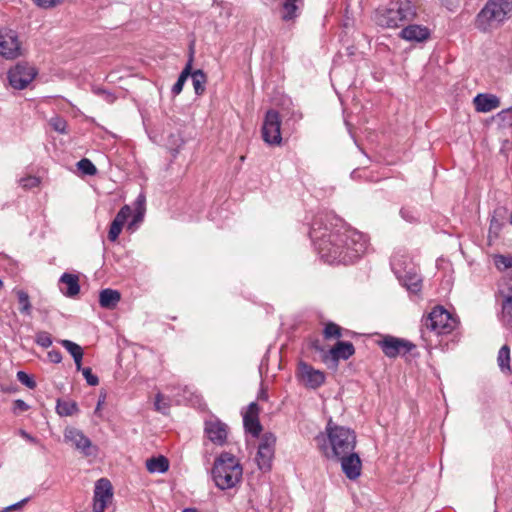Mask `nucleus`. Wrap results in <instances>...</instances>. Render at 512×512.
<instances>
[{"label":"nucleus","instance_id":"a878e982","mask_svg":"<svg viewBox=\"0 0 512 512\" xmlns=\"http://www.w3.org/2000/svg\"><path fill=\"white\" fill-rule=\"evenodd\" d=\"M56 412L60 416H72L79 412L78 405L75 401L57 400Z\"/></svg>","mask_w":512,"mask_h":512},{"label":"nucleus","instance_id":"c85d7f7f","mask_svg":"<svg viewBox=\"0 0 512 512\" xmlns=\"http://www.w3.org/2000/svg\"><path fill=\"white\" fill-rule=\"evenodd\" d=\"M352 354H322V362L332 370H336L340 360H348Z\"/></svg>","mask_w":512,"mask_h":512},{"label":"nucleus","instance_id":"4c0bfd02","mask_svg":"<svg viewBox=\"0 0 512 512\" xmlns=\"http://www.w3.org/2000/svg\"><path fill=\"white\" fill-rule=\"evenodd\" d=\"M498 365L503 372L510 374L511 373L510 354H499L498 355Z\"/></svg>","mask_w":512,"mask_h":512},{"label":"nucleus","instance_id":"f704fd0d","mask_svg":"<svg viewBox=\"0 0 512 512\" xmlns=\"http://www.w3.org/2000/svg\"><path fill=\"white\" fill-rule=\"evenodd\" d=\"M39 184H40V179L38 177H36V176L28 175L26 177H22L19 180V185L23 189H26V190L38 187Z\"/></svg>","mask_w":512,"mask_h":512},{"label":"nucleus","instance_id":"4d7b16f0","mask_svg":"<svg viewBox=\"0 0 512 512\" xmlns=\"http://www.w3.org/2000/svg\"><path fill=\"white\" fill-rule=\"evenodd\" d=\"M388 355H389V356H392V357H394V356H396L397 354H395V353H392V354H388Z\"/></svg>","mask_w":512,"mask_h":512},{"label":"nucleus","instance_id":"f257e3e1","mask_svg":"<svg viewBox=\"0 0 512 512\" xmlns=\"http://www.w3.org/2000/svg\"><path fill=\"white\" fill-rule=\"evenodd\" d=\"M310 237L320 257L329 264H351L368 248L364 234L329 214H319L314 218Z\"/></svg>","mask_w":512,"mask_h":512},{"label":"nucleus","instance_id":"39448f33","mask_svg":"<svg viewBox=\"0 0 512 512\" xmlns=\"http://www.w3.org/2000/svg\"><path fill=\"white\" fill-rule=\"evenodd\" d=\"M416 15V6L411 1H392L386 7L376 10L374 20L383 28H397L412 21Z\"/></svg>","mask_w":512,"mask_h":512},{"label":"nucleus","instance_id":"3c124183","mask_svg":"<svg viewBox=\"0 0 512 512\" xmlns=\"http://www.w3.org/2000/svg\"><path fill=\"white\" fill-rule=\"evenodd\" d=\"M499 352H510V348L505 344L499 349Z\"/></svg>","mask_w":512,"mask_h":512},{"label":"nucleus","instance_id":"4468645a","mask_svg":"<svg viewBox=\"0 0 512 512\" xmlns=\"http://www.w3.org/2000/svg\"><path fill=\"white\" fill-rule=\"evenodd\" d=\"M64 440L85 456H91L96 451L91 440L77 428L67 427L64 431Z\"/></svg>","mask_w":512,"mask_h":512},{"label":"nucleus","instance_id":"bb28decb","mask_svg":"<svg viewBox=\"0 0 512 512\" xmlns=\"http://www.w3.org/2000/svg\"><path fill=\"white\" fill-rule=\"evenodd\" d=\"M190 76L192 77L193 87L197 95H202L205 92V85L207 82V76L203 70L198 69L194 72L191 71Z\"/></svg>","mask_w":512,"mask_h":512},{"label":"nucleus","instance_id":"6e6d98bb","mask_svg":"<svg viewBox=\"0 0 512 512\" xmlns=\"http://www.w3.org/2000/svg\"><path fill=\"white\" fill-rule=\"evenodd\" d=\"M493 223H494V219L491 220V225H490L491 228L493 227Z\"/></svg>","mask_w":512,"mask_h":512},{"label":"nucleus","instance_id":"c9c22d12","mask_svg":"<svg viewBox=\"0 0 512 512\" xmlns=\"http://www.w3.org/2000/svg\"><path fill=\"white\" fill-rule=\"evenodd\" d=\"M131 208L128 205H124L117 215L115 216L114 220L112 222L118 223L122 226L126 223L127 219L131 216Z\"/></svg>","mask_w":512,"mask_h":512},{"label":"nucleus","instance_id":"58836bf2","mask_svg":"<svg viewBox=\"0 0 512 512\" xmlns=\"http://www.w3.org/2000/svg\"><path fill=\"white\" fill-rule=\"evenodd\" d=\"M122 228H123L122 225L112 222L110 225L109 231H108V239L111 242H115L118 239V237L122 231Z\"/></svg>","mask_w":512,"mask_h":512},{"label":"nucleus","instance_id":"0eeeda50","mask_svg":"<svg viewBox=\"0 0 512 512\" xmlns=\"http://www.w3.org/2000/svg\"><path fill=\"white\" fill-rule=\"evenodd\" d=\"M323 338L326 341H335V344L325 351L319 344V340L315 339L311 342L312 348L316 352H355V347L352 342L345 340V338L354 336L349 330L343 329L341 326L334 322H327L323 329Z\"/></svg>","mask_w":512,"mask_h":512},{"label":"nucleus","instance_id":"a211bd4d","mask_svg":"<svg viewBox=\"0 0 512 512\" xmlns=\"http://www.w3.org/2000/svg\"><path fill=\"white\" fill-rule=\"evenodd\" d=\"M259 407L257 403L252 402L249 404L247 411L243 416V424L245 431L250 433L253 437H259L262 431V425L259 421Z\"/></svg>","mask_w":512,"mask_h":512},{"label":"nucleus","instance_id":"2f4dec72","mask_svg":"<svg viewBox=\"0 0 512 512\" xmlns=\"http://www.w3.org/2000/svg\"><path fill=\"white\" fill-rule=\"evenodd\" d=\"M78 169L85 175L93 176L97 173V168L95 165L87 158L81 159L77 163Z\"/></svg>","mask_w":512,"mask_h":512},{"label":"nucleus","instance_id":"20e7f679","mask_svg":"<svg viewBox=\"0 0 512 512\" xmlns=\"http://www.w3.org/2000/svg\"><path fill=\"white\" fill-rule=\"evenodd\" d=\"M211 475L217 488L227 490L241 482L243 468L232 453L222 452L214 460Z\"/></svg>","mask_w":512,"mask_h":512},{"label":"nucleus","instance_id":"ea45409f","mask_svg":"<svg viewBox=\"0 0 512 512\" xmlns=\"http://www.w3.org/2000/svg\"><path fill=\"white\" fill-rule=\"evenodd\" d=\"M36 342L42 348H48L52 344L51 335L47 332L38 333L36 336Z\"/></svg>","mask_w":512,"mask_h":512},{"label":"nucleus","instance_id":"8fccbe9b","mask_svg":"<svg viewBox=\"0 0 512 512\" xmlns=\"http://www.w3.org/2000/svg\"><path fill=\"white\" fill-rule=\"evenodd\" d=\"M20 435H21L24 439H26V440H28V441H30V442H33V443H35V442H36V439H35L33 436H31L29 433H27L25 430H20Z\"/></svg>","mask_w":512,"mask_h":512},{"label":"nucleus","instance_id":"dca6fc26","mask_svg":"<svg viewBox=\"0 0 512 512\" xmlns=\"http://www.w3.org/2000/svg\"><path fill=\"white\" fill-rule=\"evenodd\" d=\"M204 432L216 445L223 446L227 441L228 426L218 418L205 421Z\"/></svg>","mask_w":512,"mask_h":512},{"label":"nucleus","instance_id":"b1692460","mask_svg":"<svg viewBox=\"0 0 512 512\" xmlns=\"http://www.w3.org/2000/svg\"><path fill=\"white\" fill-rule=\"evenodd\" d=\"M193 59H194V50L191 49L190 55H189V60H188L187 64L185 65L184 69L182 70V72L180 73L178 80L172 87V94L174 96L179 95L182 92L183 86L191 74Z\"/></svg>","mask_w":512,"mask_h":512},{"label":"nucleus","instance_id":"2eb2a0df","mask_svg":"<svg viewBox=\"0 0 512 512\" xmlns=\"http://www.w3.org/2000/svg\"><path fill=\"white\" fill-rule=\"evenodd\" d=\"M297 376L310 389H317L325 382L324 373L305 362H299Z\"/></svg>","mask_w":512,"mask_h":512},{"label":"nucleus","instance_id":"423d86ee","mask_svg":"<svg viewBox=\"0 0 512 512\" xmlns=\"http://www.w3.org/2000/svg\"><path fill=\"white\" fill-rule=\"evenodd\" d=\"M512 13V0H488L475 19V26L483 32L498 28Z\"/></svg>","mask_w":512,"mask_h":512},{"label":"nucleus","instance_id":"7ed1b4c3","mask_svg":"<svg viewBox=\"0 0 512 512\" xmlns=\"http://www.w3.org/2000/svg\"><path fill=\"white\" fill-rule=\"evenodd\" d=\"M326 432L330 448L326 443L324 435H318L315 440L327 458H336L354 451L356 445V434L352 429L335 425L332 421H329L326 426Z\"/></svg>","mask_w":512,"mask_h":512},{"label":"nucleus","instance_id":"5fc2aeb1","mask_svg":"<svg viewBox=\"0 0 512 512\" xmlns=\"http://www.w3.org/2000/svg\"><path fill=\"white\" fill-rule=\"evenodd\" d=\"M134 220H135V221L140 220V214H138L137 216H135V219H134Z\"/></svg>","mask_w":512,"mask_h":512},{"label":"nucleus","instance_id":"09e8293b","mask_svg":"<svg viewBox=\"0 0 512 512\" xmlns=\"http://www.w3.org/2000/svg\"><path fill=\"white\" fill-rule=\"evenodd\" d=\"M105 399H106V395L105 394L99 396V399H98V402H97V406H96V409H95V414L98 413V411L100 410L101 406L105 403Z\"/></svg>","mask_w":512,"mask_h":512},{"label":"nucleus","instance_id":"393cba45","mask_svg":"<svg viewBox=\"0 0 512 512\" xmlns=\"http://www.w3.org/2000/svg\"><path fill=\"white\" fill-rule=\"evenodd\" d=\"M146 468L150 473H165L169 469V462L164 456L152 457L147 459Z\"/></svg>","mask_w":512,"mask_h":512},{"label":"nucleus","instance_id":"6ab92c4d","mask_svg":"<svg viewBox=\"0 0 512 512\" xmlns=\"http://www.w3.org/2000/svg\"><path fill=\"white\" fill-rule=\"evenodd\" d=\"M60 291L69 298H74L80 293L79 276L72 273H64L59 279Z\"/></svg>","mask_w":512,"mask_h":512},{"label":"nucleus","instance_id":"f3484780","mask_svg":"<svg viewBox=\"0 0 512 512\" xmlns=\"http://www.w3.org/2000/svg\"><path fill=\"white\" fill-rule=\"evenodd\" d=\"M341 462V468L346 477L356 480L361 474L362 463L360 457L354 451L336 457Z\"/></svg>","mask_w":512,"mask_h":512},{"label":"nucleus","instance_id":"864d4df0","mask_svg":"<svg viewBox=\"0 0 512 512\" xmlns=\"http://www.w3.org/2000/svg\"><path fill=\"white\" fill-rule=\"evenodd\" d=\"M512 111V108L508 109V110H502L501 114H504V113H507V112H510Z\"/></svg>","mask_w":512,"mask_h":512},{"label":"nucleus","instance_id":"4be33fe9","mask_svg":"<svg viewBox=\"0 0 512 512\" xmlns=\"http://www.w3.org/2000/svg\"><path fill=\"white\" fill-rule=\"evenodd\" d=\"M473 103L478 112H490L500 106V100L492 94H478Z\"/></svg>","mask_w":512,"mask_h":512},{"label":"nucleus","instance_id":"13d9d810","mask_svg":"<svg viewBox=\"0 0 512 512\" xmlns=\"http://www.w3.org/2000/svg\"><path fill=\"white\" fill-rule=\"evenodd\" d=\"M3 286V282L0 280V289L2 288Z\"/></svg>","mask_w":512,"mask_h":512},{"label":"nucleus","instance_id":"412c9836","mask_svg":"<svg viewBox=\"0 0 512 512\" xmlns=\"http://www.w3.org/2000/svg\"><path fill=\"white\" fill-rule=\"evenodd\" d=\"M303 0H280V13L282 20L288 22L295 20L301 12Z\"/></svg>","mask_w":512,"mask_h":512},{"label":"nucleus","instance_id":"9d476101","mask_svg":"<svg viewBox=\"0 0 512 512\" xmlns=\"http://www.w3.org/2000/svg\"><path fill=\"white\" fill-rule=\"evenodd\" d=\"M276 436L271 432H265L260 438L258 451L256 454V463L263 472H268L272 468V462L275 455Z\"/></svg>","mask_w":512,"mask_h":512},{"label":"nucleus","instance_id":"ddd939ff","mask_svg":"<svg viewBox=\"0 0 512 512\" xmlns=\"http://www.w3.org/2000/svg\"><path fill=\"white\" fill-rule=\"evenodd\" d=\"M113 498V487L107 478H100L95 483L93 511L104 512Z\"/></svg>","mask_w":512,"mask_h":512},{"label":"nucleus","instance_id":"cd10ccee","mask_svg":"<svg viewBox=\"0 0 512 512\" xmlns=\"http://www.w3.org/2000/svg\"><path fill=\"white\" fill-rule=\"evenodd\" d=\"M501 318L506 326L512 328V294L502 300Z\"/></svg>","mask_w":512,"mask_h":512},{"label":"nucleus","instance_id":"1a4fd4ad","mask_svg":"<svg viewBox=\"0 0 512 512\" xmlns=\"http://www.w3.org/2000/svg\"><path fill=\"white\" fill-rule=\"evenodd\" d=\"M262 139L271 146H279L281 137V116L278 111L270 109L266 112L262 124Z\"/></svg>","mask_w":512,"mask_h":512},{"label":"nucleus","instance_id":"de8ad7c7","mask_svg":"<svg viewBox=\"0 0 512 512\" xmlns=\"http://www.w3.org/2000/svg\"><path fill=\"white\" fill-rule=\"evenodd\" d=\"M48 356L52 363H60L62 361V354H48Z\"/></svg>","mask_w":512,"mask_h":512},{"label":"nucleus","instance_id":"37998d69","mask_svg":"<svg viewBox=\"0 0 512 512\" xmlns=\"http://www.w3.org/2000/svg\"><path fill=\"white\" fill-rule=\"evenodd\" d=\"M41 8H52L61 4L64 0H33Z\"/></svg>","mask_w":512,"mask_h":512},{"label":"nucleus","instance_id":"c03bdc74","mask_svg":"<svg viewBox=\"0 0 512 512\" xmlns=\"http://www.w3.org/2000/svg\"><path fill=\"white\" fill-rule=\"evenodd\" d=\"M29 500H30V497H26V498L22 499L21 501L15 503V504H12V505H9V506L5 507L2 510V512H11V511H15V510L21 509Z\"/></svg>","mask_w":512,"mask_h":512},{"label":"nucleus","instance_id":"49530a36","mask_svg":"<svg viewBox=\"0 0 512 512\" xmlns=\"http://www.w3.org/2000/svg\"><path fill=\"white\" fill-rule=\"evenodd\" d=\"M73 356L74 362L76 364L77 370L83 369L81 367L82 359L84 354H71Z\"/></svg>","mask_w":512,"mask_h":512},{"label":"nucleus","instance_id":"f03ea898","mask_svg":"<svg viewBox=\"0 0 512 512\" xmlns=\"http://www.w3.org/2000/svg\"><path fill=\"white\" fill-rule=\"evenodd\" d=\"M458 325L456 316L443 306H435L422 319L421 338L425 342V348L428 350L454 349V344L459 341L458 333H455Z\"/></svg>","mask_w":512,"mask_h":512},{"label":"nucleus","instance_id":"c756f323","mask_svg":"<svg viewBox=\"0 0 512 512\" xmlns=\"http://www.w3.org/2000/svg\"><path fill=\"white\" fill-rule=\"evenodd\" d=\"M16 295L19 302V310L21 313L30 314L31 312V304L29 300V295L24 290H17Z\"/></svg>","mask_w":512,"mask_h":512},{"label":"nucleus","instance_id":"9b49d317","mask_svg":"<svg viewBox=\"0 0 512 512\" xmlns=\"http://www.w3.org/2000/svg\"><path fill=\"white\" fill-rule=\"evenodd\" d=\"M37 70L28 63H18L8 72V80L14 89H25L36 77Z\"/></svg>","mask_w":512,"mask_h":512},{"label":"nucleus","instance_id":"473e14b6","mask_svg":"<svg viewBox=\"0 0 512 512\" xmlns=\"http://www.w3.org/2000/svg\"><path fill=\"white\" fill-rule=\"evenodd\" d=\"M405 286L412 292H418L421 289V279L418 275H409L404 279Z\"/></svg>","mask_w":512,"mask_h":512},{"label":"nucleus","instance_id":"72a5a7b5","mask_svg":"<svg viewBox=\"0 0 512 512\" xmlns=\"http://www.w3.org/2000/svg\"><path fill=\"white\" fill-rule=\"evenodd\" d=\"M49 125L59 133H67V122L60 116H54L49 120Z\"/></svg>","mask_w":512,"mask_h":512},{"label":"nucleus","instance_id":"6e6552de","mask_svg":"<svg viewBox=\"0 0 512 512\" xmlns=\"http://www.w3.org/2000/svg\"><path fill=\"white\" fill-rule=\"evenodd\" d=\"M366 347L372 348L377 345L383 352H410L416 345L406 339L392 335L374 334L365 339Z\"/></svg>","mask_w":512,"mask_h":512},{"label":"nucleus","instance_id":"f8f14e48","mask_svg":"<svg viewBox=\"0 0 512 512\" xmlns=\"http://www.w3.org/2000/svg\"><path fill=\"white\" fill-rule=\"evenodd\" d=\"M0 55L6 59H15L22 55V43L15 31L0 29Z\"/></svg>","mask_w":512,"mask_h":512},{"label":"nucleus","instance_id":"a19ab883","mask_svg":"<svg viewBox=\"0 0 512 512\" xmlns=\"http://www.w3.org/2000/svg\"><path fill=\"white\" fill-rule=\"evenodd\" d=\"M82 374L86 380V382L91 386H96L99 383V379L96 375L92 373V370L90 367H85L81 369Z\"/></svg>","mask_w":512,"mask_h":512},{"label":"nucleus","instance_id":"79ce46f5","mask_svg":"<svg viewBox=\"0 0 512 512\" xmlns=\"http://www.w3.org/2000/svg\"><path fill=\"white\" fill-rule=\"evenodd\" d=\"M29 405L22 399H17L13 402V412L19 414L29 410Z\"/></svg>","mask_w":512,"mask_h":512},{"label":"nucleus","instance_id":"e433bc0d","mask_svg":"<svg viewBox=\"0 0 512 512\" xmlns=\"http://www.w3.org/2000/svg\"><path fill=\"white\" fill-rule=\"evenodd\" d=\"M17 380L29 389H34L36 387L34 378L24 371L17 372Z\"/></svg>","mask_w":512,"mask_h":512},{"label":"nucleus","instance_id":"603ef678","mask_svg":"<svg viewBox=\"0 0 512 512\" xmlns=\"http://www.w3.org/2000/svg\"><path fill=\"white\" fill-rule=\"evenodd\" d=\"M183 512H200V511L196 508H185L183 510Z\"/></svg>","mask_w":512,"mask_h":512},{"label":"nucleus","instance_id":"a18cd8bd","mask_svg":"<svg viewBox=\"0 0 512 512\" xmlns=\"http://www.w3.org/2000/svg\"><path fill=\"white\" fill-rule=\"evenodd\" d=\"M63 345L69 352H82L81 347L71 341L64 340Z\"/></svg>","mask_w":512,"mask_h":512},{"label":"nucleus","instance_id":"7c9ffc66","mask_svg":"<svg viewBox=\"0 0 512 512\" xmlns=\"http://www.w3.org/2000/svg\"><path fill=\"white\" fill-rule=\"evenodd\" d=\"M154 408L157 412L167 414L170 409V401L162 393H157L154 401Z\"/></svg>","mask_w":512,"mask_h":512},{"label":"nucleus","instance_id":"5701e85b","mask_svg":"<svg viewBox=\"0 0 512 512\" xmlns=\"http://www.w3.org/2000/svg\"><path fill=\"white\" fill-rule=\"evenodd\" d=\"M121 300V294L110 288L103 289L99 294V303L102 308L114 309Z\"/></svg>","mask_w":512,"mask_h":512},{"label":"nucleus","instance_id":"aec40b11","mask_svg":"<svg viewBox=\"0 0 512 512\" xmlns=\"http://www.w3.org/2000/svg\"><path fill=\"white\" fill-rule=\"evenodd\" d=\"M400 37L410 42H424L430 37V30L422 25H408L401 30Z\"/></svg>","mask_w":512,"mask_h":512}]
</instances>
